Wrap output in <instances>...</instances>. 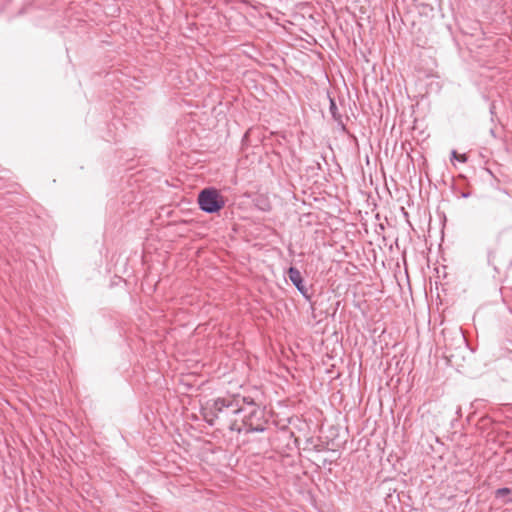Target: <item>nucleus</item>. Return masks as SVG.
<instances>
[{
  "mask_svg": "<svg viewBox=\"0 0 512 512\" xmlns=\"http://www.w3.org/2000/svg\"><path fill=\"white\" fill-rule=\"evenodd\" d=\"M240 402L246 403L249 410L244 415L242 425L239 426L236 422H233L230 425V429L239 433L242 431L245 433L265 431L264 411L256 406L253 399L246 397L235 399L217 398L213 402L212 411L216 417L221 413L226 416L230 414L237 415L246 411V409L241 406Z\"/></svg>",
  "mask_w": 512,
  "mask_h": 512,
  "instance_id": "1",
  "label": "nucleus"
},
{
  "mask_svg": "<svg viewBox=\"0 0 512 512\" xmlns=\"http://www.w3.org/2000/svg\"><path fill=\"white\" fill-rule=\"evenodd\" d=\"M198 204L202 211L213 214L224 207L225 201L216 189L205 188L198 195Z\"/></svg>",
  "mask_w": 512,
  "mask_h": 512,
  "instance_id": "2",
  "label": "nucleus"
},
{
  "mask_svg": "<svg viewBox=\"0 0 512 512\" xmlns=\"http://www.w3.org/2000/svg\"><path fill=\"white\" fill-rule=\"evenodd\" d=\"M288 277L292 284L297 288V290L306 298H308V289L304 285V280L300 271L295 267H290L288 269Z\"/></svg>",
  "mask_w": 512,
  "mask_h": 512,
  "instance_id": "3",
  "label": "nucleus"
},
{
  "mask_svg": "<svg viewBox=\"0 0 512 512\" xmlns=\"http://www.w3.org/2000/svg\"><path fill=\"white\" fill-rule=\"evenodd\" d=\"M495 498L503 504L512 503V490L507 487L499 488L495 491Z\"/></svg>",
  "mask_w": 512,
  "mask_h": 512,
  "instance_id": "4",
  "label": "nucleus"
},
{
  "mask_svg": "<svg viewBox=\"0 0 512 512\" xmlns=\"http://www.w3.org/2000/svg\"><path fill=\"white\" fill-rule=\"evenodd\" d=\"M454 340L456 342L455 350H463V351L467 350L466 339L460 329L456 331Z\"/></svg>",
  "mask_w": 512,
  "mask_h": 512,
  "instance_id": "5",
  "label": "nucleus"
},
{
  "mask_svg": "<svg viewBox=\"0 0 512 512\" xmlns=\"http://www.w3.org/2000/svg\"><path fill=\"white\" fill-rule=\"evenodd\" d=\"M444 342H445V357L451 364H453V359L456 358L457 354L454 353V351L452 349V344L448 343L447 338H444Z\"/></svg>",
  "mask_w": 512,
  "mask_h": 512,
  "instance_id": "6",
  "label": "nucleus"
},
{
  "mask_svg": "<svg viewBox=\"0 0 512 512\" xmlns=\"http://www.w3.org/2000/svg\"><path fill=\"white\" fill-rule=\"evenodd\" d=\"M330 113L335 120H338L340 118V115L338 114V108L333 99H330Z\"/></svg>",
  "mask_w": 512,
  "mask_h": 512,
  "instance_id": "7",
  "label": "nucleus"
},
{
  "mask_svg": "<svg viewBox=\"0 0 512 512\" xmlns=\"http://www.w3.org/2000/svg\"><path fill=\"white\" fill-rule=\"evenodd\" d=\"M451 154H452V158H454L460 162L465 163L467 161V157L465 154H457V152L455 150H453Z\"/></svg>",
  "mask_w": 512,
  "mask_h": 512,
  "instance_id": "8",
  "label": "nucleus"
},
{
  "mask_svg": "<svg viewBox=\"0 0 512 512\" xmlns=\"http://www.w3.org/2000/svg\"><path fill=\"white\" fill-rule=\"evenodd\" d=\"M462 197H464V198L469 197V193H463V194H462Z\"/></svg>",
  "mask_w": 512,
  "mask_h": 512,
  "instance_id": "9",
  "label": "nucleus"
},
{
  "mask_svg": "<svg viewBox=\"0 0 512 512\" xmlns=\"http://www.w3.org/2000/svg\"><path fill=\"white\" fill-rule=\"evenodd\" d=\"M457 414H458V415H461V411H460V409H458V410H457Z\"/></svg>",
  "mask_w": 512,
  "mask_h": 512,
  "instance_id": "10",
  "label": "nucleus"
}]
</instances>
